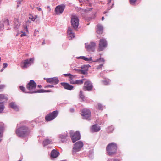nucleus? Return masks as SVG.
Instances as JSON below:
<instances>
[{"instance_id": "f257e3e1", "label": "nucleus", "mask_w": 161, "mask_h": 161, "mask_svg": "<svg viewBox=\"0 0 161 161\" xmlns=\"http://www.w3.org/2000/svg\"><path fill=\"white\" fill-rule=\"evenodd\" d=\"M16 130V133L18 137H24L29 134L30 130L27 127L24 125L20 126V124H18Z\"/></svg>"}, {"instance_id": "f03ea898", "label": "nucleus", "mask_w": 161, "mask_h": 161, "mask_svg": "<svg viewBox=\"0 0 161 161\" xmlns=\"http://www.w3.org/2000/svg\"><path fill=\"white\" fill-rule=\"evenodd\" d=\"M26 88L30 91L28 92V93H38V90H36V84L33 80H31L26 85Z\"/></svg>"}, {"instance_id": "7ed1b4c3", "label": "nucleus", "mask_w": 161, "mask_h": 161, "mask_svg": "<svg viewBox=\"0 0 161 161\" xmlns=\"http://www.w3.org/2000/svg\"><path fill=\"white\" fill-rule=\"evenodd\" d=\"M117 149V145L114 143H111L109 144L106 148L108 153L110 156L114 154L116 152Z\"/></svg>"}, {"instance_id": "20e7f679", "label": "nucleus", "mask_w": 161, "mask_h": 161, "mask_svg": "<svg viewBox=\"0 0 161 161\" xmlns=\"http://www.w3.org/2000/svg\"><path fill=\"white\" fill-rule=\"evenodd\" d=\"M71 19L72 26L75 29H77L79 25V19L78 17L75 15H72Z\"/></svg>"}, {"instance_id": "39448f33", "label": "nucleus", "mask_w": 161, "mask_h": 161, "mask_svg": "<svg viewBox=\"0 0 161 161\" xmlns=\"http://www.w3.org/2000/svg\"><path fill=\"white\" fill-rule=\"evenodd\" d=\"M70 135L73 143H75L76 141L79 140L80 138V132L78 131L74 133L73 131H71Z\"/></svg>"}, {"instance_id": "423d86ee", "label": "nucleus", "mask_w": 161, "mask_h": 161, "mask_svg": "<svg viewBox=\"0 0 161 161\" xmlns=\"http://www.w3.org/2000/svg\"><path fill=\"white\" fill-rule=\"evenodd\" d=\"M81 115L83 117V119H90L91 116V112L90 111L87 109H83L80 113Z\"/></svg>"}, {"instance_id": "0eeeda50", "label": "nucleus", "mask_w": 161, "mask_h": 161, "mask_svg": "<svg viewBox=\"0 0 161 161\" xmlns=\"http://www.w3.org/2000/svg\"><path fill=\"white\" fill-rule=\"evenodd\" d=\"M58 113V111H55L47 115L45 117V119L47 121H51L54 119Z\"/></svg>"}, {"instance_id": "6e6552de", "label": "nucleus", "mask_w": 161, "mask_h": 161, "mask_svg": "<svg viewBox=\"0 0 161 161\" xmlns=\"http://www.w3.org/2000/svg\"><path fill=\"white\" fill-rule=\"evenodd\" d=\"M83 143L81 141L77 142L74 144L73 150V153L79 151L83 147Z\"/></svg>"}, {"instance_id": "1a4fd4ad", "label": "nucleus", "mask_w": 161, "mask_h": 161, "mask_svg": "<svg viewBox=\"0 0 161 161\" xmlns=\"http://www.w3.org/2000/svg\"><path fill=\"white\" fill-rule=\"evenodd\" d=\"M34 60V58H31L24 60L21 65V67L23 68H27L33 63Z\"/></svg>"}, {"instance_id": "9d476101", "label": "nucleus", "mask_w": 161, "mask_h": 161, "mask_svg": "<svg viewBox=\"0 0 161 161\" xmlns=\"http://www.w3.org/2000/svg\"><path fill=\"white\" fill-rule=\"evenodd\" d=\"M65 8V6L62 4L57 6L55 8V11L57 14L59 15L62 14Z\"/></svg>"}, {"instance_id": "9b49d317", "label": "nucleus", "mask_w": 161, "mask_h": 161, "mask_svg": "<svg viewBox=\"0 0 161 161\" xmlns=\"http://www.w3.org/2000/svg\"><path fill=\"white\" fill-rule=\"evenodd\" d=\"M107 42L105 39H101L100 40L99 44V48L100 49H104L107 46Z\"/></svg>"}, {"instance_id": "f8f14e48", "label": "nucleus", "mask_w": 161, "mask_h": 161, "mask_svg": "<svg viewBox=\"0 0 161 161\" xmlns=\"http://www.w3.org/2000/svg\"><path fill=\"white\" fill-rule=\"evenodd\" d=\"M93 86L91 82L89 81H86L84 83V86L83 88L84 90L90 91L92 88Z\"/></svg>"}, {"instance_id": "ddd939ff", "label": "nucleus", "mask_w": 161, "mask_h": 161, "mask_svg": "<svg viewBox=\"0 0 161 161\" xmlns=\"http://www.w3.org/2000/svg\"><path fill=\"white\" fill-rule=\"evenodd\" d=\"M44 79L46 80L47 82L53 83L54 84H57L59 82V80L57 77H53L47 79L44 78Z\"/></svg>"}, {"instance_id": "4468645a", "label": "nucleus", "mask_w": 161, "mask_h": 161, "mask_svg": "<svg viewBox=\"0 0 161 161\" xmlns=\"http://www.w3.org/2000/svg\"><path fill=\"white\" fill-rule=\"evenodd\" d=\"M96 44L93 42H91L90 43H88L85 44V48L87 50H93L95 48Z\"/></svg>"}, {"instance_id": "2eb2a0df", "label": "nucleus", "mask_w": 161, "mask_h": 161, "mask_svg": "<svg viewBox=\"0 0 161 161\" xmlns=\"http://www.w3.org/2000/svg\"><path fill=\"white\" fill-rule=\"evenodd\" d=\"M68 37L69 40L72 39L75 37L74 33L73 32L71 28L69 27L67 30Z\"/></svg>"}, {"instance_id": "dca6fc26", "label": "nucleus", "mask_w": 161, "mask_h": 161, "mask_svg": "<svg viewBox=\"0 0 161 161\" xmlns=\"http://www.w3.org/2000/svg\"><path fill=\"white\" fill-rule=\"evenodd\" d=\"M61 85L64 88L69 90H71L73 88V86L70 85L68 83H61Z\"/></svg>"}, {"instance_id": "f3484780", "label": "nucleus", "mask_w": 161, "mask_h": 161, "mask_svg": "<svg viewBox=\"0 0 161 161\" xmlns=\"http://www.w3.org/2000/svg\"><path fill=\"white\" fill-rule=\"evenodd\" d=\"M97 27L96 29V32L99 34H102L103 30V26L100 24H98L97 25Z\"/></svg>"}, {"instance_id": "a211bd4d", "label": "nucleus", "mask_w": 161, "mask_h": 161, "mask_svg": "<svg viewBox=\"0 0 161 161\" xmlns=\"http://www.w3.org/2000/svg\"><path fill=\"white\" fill-rule=\"evenodd\" d=\"M14 28L18 29L20 25V23L19 22L18 18H15L14 20Z\"/></svg>"}, {"instance_id": "6ab92c4d", "label": "nucleus", "mask_w": 161, "mask_h": 161, "mask_svg": "<svg viewBox=\"0 0 161 161\" xmlns=\"http://www.w3.org/2000/svg\"><path fill=\"white\" fill-rule=\"evenodd\" d=\"M100 128L99 126L96 125H93L91 128V130L92 132H98L100 130Z\"/></svg>"}, {"instance_id": "aec40b11", "label": "nucleus", "mask_w": 161, "mask_h": 161, "mask_svg": "<svg viewBox=\"0 0 161 161\" xmlns=\"http://www.w3.org/2000/svg\"><path fill=\"white\" fill-rule=\"evenodd\" d=\"M59 154V153L55 149L53 150L51 152V157L53 158L57 157Z\"/></svg>"}, {"instance_id": "412c9836", "label": "nucleus", "mask_w": 161, "mask_h": 161, "mask_svg": "<svg viewBox=\"0 0 161 161\" xmlns=\"http://www.w3.org/2000/svg\"><path fill=\"white\" fill-rule=\"evenodd\" d=\"M76 58L77 59H81L83 60H84L85 61H88L89 62L90 61H92L93 62V61H92V57H90L89 58H87V57H86L84 56H80V57H76Z\"/></svg>"}, {"instance_id": "4be33fe9", "label": "nucleus", "mask_w": 161, "mask_h": 161, "mask_svg": "<svg viewBox=\"0 0 161 161\" xmlns=\"http://www.w3.org/2000/svg\"><path fill=\"white\" fill-rule=\"evenodd\" d=\"M7 96L4 94H0V101L2 102H3V104L7 100Z\"/></svg>"}, {"instance_id": "5701e85b", "label": "nucleus", "mask_w": 161, "mask_h": 161, "mask_svg": "<svg viewBox=\"0 0 161 161\" xmlns=\"http://www.w3.org/2000/svg\"><path fill=\"white\" fill-rule=\"evenodd\" d=\"M52 139H49L48 138H46L45 139L43 142V144L44 146H46L49 144L52 143Z\"/></svg>"}, {"instance_id": "b1692460", "label": "nucleus", "mask_w": 161, "mask_h": 161, "mask_svg": "<svg viewBox=\"0 0 161 161\" xmlns=\"http://www.w3.org/2000/svg\"><path fill=\"white\" fill-rule=\"evenodd\" d=\"M141 0H129L130 4L132 5H136L140 3Z\"/></svg>"}, {"instance_id": "393cba45", "label": "nucleus", "mask_w": 161, "mask_h": 161, "mask_svg": "<svg viewBox=\"0 0 161 161\" xmlns=\"http://www.w3.org/2000/svg\"><path fill=\"white\" fill-rule=\"evenodd\" d=\"M9 106L12 108L16 111H17L19 110V108L14 103H11L9 104Z\"/></svg>"}, {"instance_id": "a878e982", "label": "nucleus", "mask_w": 161, "mask_h": 161, "mask_svg": "<svg viewBox=\"0 0 161 161\" xmlns=\"http://www.w3.org/2000/svg\"><path fill=\"white\" fill-rule=\"evenodd\" d=\"M4 126L3 123H0V138H2L3 136L2 133L3 130L4 129ZM1 139H0V142L1 141Z\"/></svg>"}, {"instance_id": "bb28decb", "label": "nucleus", "mask_w": 161, "mask_h": 161, "mask_svg": "<svg viewBox=\"0 0 161 161\" xmlns=\"http://www.w3.org/2000/svg\"><path fill=\"white\" fill-rule=\"evenodd\" d=\"M70 83L72 84H81L83 83V81L82 80H76L75 81L71 80Z\"/></svg>"}, {"instance_id": "cd10ccee", "label": "nucleus", "mask_w": 161, "mask_h": 161, "mask_svg": "<svg viewBox=\"0 0 161 161\" xmlns=\"http://www.w3.org/2000/svg\"><path fill=\"white\" fill-rule=\"evenodd\" d=\"M59 138L61 139L62 142H64L65 141L66 137H67V134H60L59 136Z\"/></svg>"}, {"instance_id": "c85d7f7f", "label": "nucleus", "mask_w": 161, "mask_h": 161, "mask_svg": "<svg viewBox=\"0 0 161 161\" xmlns=\"http://www.w3.org/2000/svg\"><path fill=\"white\" fill-rule=\"evenodd\" d=\"M3 102H0V113H2L4 108Z\"/></svg>"}, {"instance_id": "c756f323", "label": "nucleus", "mask_w": 161, "mask_h": 161, "mask_svg": "<svg viewBox=\"0 0 161 161\" xmlns=\"http://www.w3.org/2000/svg\"><path fill=\"white\" fill-rule=\"evenodd\" d=\"M64 75L66 76H69V78H70L71 81L74 77V76L72 75L70 73L65 74H64Z\"/></svg>"}, {"instance_id": "7c9ffc66", "label": "nucleus", "mask_w": 161, "mask_h": 161, "mask_svg": "<svg viewBox=\"0 0 161 161\" xmlns=\"http://www.w3.org/2000/svg\"><path fill=\"white\" fill-rule=\"evenodd\" d=\"M51 91L50 90H45L44 89H40L38 90V93H43V92H50Z\"/></svg>"}, {"instance_id": "2f4dec72", "label": "nucleus", "mask_w": 161, "mask_h": 161, "mask_svg": "<svg viewBox=\"0 0 161 161\" xmlns=\"http://www.w3.org/2000/svg\"><path fill=\"white\" fill-rule=\"evenodd\" d=\"M80 98L83 100H84L85 99V97L83 94V92L81 91H80Z\"/></svg>"}, {"instance_id": "473e14b6", "label": "nucleus", "mask_w": 161, "mask_h": 161, "mask_svg": "<svg viewBox=\"0 0 161 161\" xmlns=\"http://www.w3.org/2000/svg\"><path fill=\"white\" fill-rule=\"evenodd\" d=\"M38 17L37 15H35L34 16H31V17H30L29 19H31L32 21H34Z\"/></svg>"}, {"instance_id": "72a5a7b5", "label": "nucleus", "mask_w": 161, "mask_h": 161, "mask_svg": "<svg viewBox=\"0 0 161 161\" xmlns=\"http://www.w3.org/2000/svg\"><path fill=\"white\" fill-rule=\"evenodd\" d=\"M114 129L113 126H111L108 128V132H111Z\"/></svg>"}, {"instance_id": "f704fd0d", "label": "nucleus", "mask_w": 161, "mask_h": 161, "mask_svg": "<svg viewBox=\"0 0 161 161\" xmlns=\"http://www.w3.org/2000/svg\"><path fill=\"white\" fill-rule=\"evenodd\" d=\"M20 89L22 90L25 93H28V92H26L25 91V88L22 86H20L19 87Z\"/></svg>"}, {"instance_id": "c9c22d12", "label": "nucleus", "mask_w": 161, "mask_h": 161, "mask_svg": "<svg viewBox=\"0 0 161 161\" xmlns=\"http://www.w3.org/2000/svg\"><path fill=\"white\" fill-rule=\"evenodd\" d=\"M98 109L99 110H102L103 108L104 107L100 103H98Z\"/></svg>"}, {"instance_id": "e433bc0d", "label": "nucleus", "mask_w": 161, "mask_h": 161, "mask_svg": "<svg viewBox=\"0 0 161 161\" xmlns=\"http://www.w3.org/2000/svg\"><path fill=\"white\" fill-rule=\"evenodd\" d=\"M99 61H101L104 62L105 61V60L103 58H99L98 59H97L96 60L93 61L94 62H96Z\"/></svg>"}, {"instance_id": "4c0bfd02", "label": "nucleus", "mask_w": 161, "mask_h": 161, "mask_svg": "<svg viewBox=\"0 0 161 161\" xmlns=\"http://www.w3.org/2000/svg\"><path fill=\"white\" fill-rule=\"evenodd\" d=\"M4 24L7 25H9V20L8 19H6L4 21Z\"/></svg>"}, {"instance_id": "58836bf2", "label": "nucleus", "mask_w": 161, "mask_h": 161, "mask_svg": "<svg viewBox=\"0 0 161 161\" xmlns=\"http://www.w3.org/2000/svg\"><path fill=\"white\" fill-rule=\"evenodd\" d=\"M110 81L109 80H105L103 81V83L105 85H107L108 84Z\"/></svg>"}, {"instance_id": "ea45409f", "label": "nucleus", "mask_w": 161, "mask_h": 161, "mask_svg": "<svg viewBox=\"0 0 161 161\" xmlns=\"http://www.w3.org/2000/svg\"><path fill=\"white\" fill-rule=\"evenodd\" d=\"M103 64H104V63L102 64H100L99 66H98L97 67V69H100L103 66Z\"/></svg>"}, {"instance_id": "a19ab883", "label": "nucleus", "mask_w": 161, "mask_h": 161, "mask_svg": "<svg viewBox=\"0 0 161 161\" xmlns=\"http://www.w3.org/2000/svg\"><path fill=\"white\" fill-rule=\"evenodd\" d=\"M3 68H6L8 64L7 63H4L3 64Z\"/></svg>"}, {"instance_id": "79ce46f5", "label": "nucleus", "mask_w": 161, "mask_h": 161, "mask_svg": "<svg viewBox=\"0 0 161 161\" xmlns=\"http://www.w3.org/2000/svg\"><path fill=\"white\" fill-rule=\"evenodd\" d=\"M92 8H87V9H85L84 11L85 12H87L88 11H91L92 10Z\"/></svg>"}, {"instance_id": "37998d69", "label": "nucleus", "mask_w": 161, "mask_h": 161, "mask_svg": "<svg viewBox=\"0 0 161 161\" xmlns=\"http://www.w3.org/2000/svg\"><path fill=\"white\" fill-rule=\"evenodd\" d=\"M91 0H79L80 2H89Z\"/></svg>"}, {"instance_id": "c03bdc74", "label": "nucleus", "mask_w": 161, "mask_h": 161, "mask_svg": "<svg viewBox=\"0 0 161 161\" xmlns=\"http://www.w3.org/2000/svg\"><path fill=\"white\" fill-rule=\"evenodd\" d=\"M5 87V86L4 85H0V90L4 88Z\"/></svg>"}, {"instance_id": "a18cd8bd", "label": "nucleus", "mask_w": 161, "mask_h": 161, "mask_svg": "<svg viewBox=\"0 0 161 161\" xmlns=\"http://www.w3.org/2000/svg\"><path fill=\"white\" fill-rule=\"evenodd\" d=\"M54 87V86L53 85H48L46 86L47 87Z\"/></svg>"}, {"instance_id": "49530a36", "label": "nucleus", "mask_w": 161, "mask_h": 161, "mask_svg": "<svg viewBox=\"0 0 161 161\" xmlns=\"http://www.w3.org/2000/svg\"><path fill=\"white\" fill-rule=\"evenodd\" d=\"M70 111L71 113H73L74 112V109L73 108H71L70 109Z\"/></svg>"}, {"instance_id": "de8ad7c7", "label": "nucleus", "mask_w": 161, "mask_h": 161, "mask_svg": "<svg viewBox=\"0 0 161 161\" xmlns=\"http://www.w3.org/2000/svg\"><path fill=\"white\" fill-rule=\"evenodd\" d=\"M37 32H39V31H37L36 30V29L35 30L34 33V36H36V35Z\"/></svg>"}, {"instance_id": "09e8293b", "label": "nucleus", "mask_w": 161, "mask_h": 161, "mask_svg": "<svg viewBox=\"0 0 161 161\" xmlns=\"http://www.w3.org/2000/svg\"><path fill=\"white\" fill-rule=\"evenodd\" d=\"M26 34L25 33H23L21 35V36L23 37V36H26Z\"/></svg>"}, {"instance_id": "8fccbe9b", "label": "nucleus", "mask_w": 161, "mask_h": 161, "mask_svg": "<svg viewBox=\"0 0 161 161\" xmlns=\"http://www.w3.org/2000/svg\"><path fill=\"white\" fill-rule=\"evenodd\" d=\"M80 71L81 73L82 74H84L85 73V71L83 70H80Z\"/></svg>"}, {"instance_id": "3c124183", "label": "nucleus", "mask_w": 161, "mask_h": 161, "mask_svg": "<svg viewBox=\"0 0 161 161\" xmlns=\"http://www.w3.org/2000/svg\"><path fill=\"white\" fill-rule=\"evenodd\" d=\"M112 0H108L107 4L108 5L111 2Z\"/></svg>"}, {"instance_id": "603ef678", "label": "nucleus", "mask_w": 161, "mask_h": 161, "mask_svg": "<svg viewBox=\"0 0 161 161\" xmlns=\"http://www.w3.org/2000/svg\"><path fill=\"white\" fill-rule=\"evenodd\" d=\"M37 9L39 11H41V9L40 8L37 7Z\"/></svg>"}, {"instance_id": "864d4df0", "label": "nucleus", "mask_w": 161, "mask_h": 161, "mask_svg": "<svg viewBox=\"0 0 161 161\" xmlns=\"http://www.w3.org/2000/svg\"><path fill=\"white\" fill-rule=\"evenodd\" d=\"M113 161H119V160L117 159H114Z\"/></svg>"}, {"instance_id": "5fc2aeb1", "label": "nucleus", "mask_w": 161, "mask_h": 161, "mask_svg": "<svg viewBox=\"0 0 161 161\" xmlns=\"http://www.w3.org/2000/svg\"><path fill=\"white\" fill-rule=\"evenodd\" d=\"M45 44V42L44 40V41H43V42L42 43V45H43L44 44Z\"/></svg>"}, {"instance_id": "6e6d98bb", "label": "nucleus", "mask_w": 161, "mask_h": 161, "mask_svg": "<svg viewBox=\"0 0 161 161\" xmlns=\"http://www.w3.org/2000/svg\"><path fill=\"white\" fill-rule=\"evenodd\" d=\"M38 87L40 88H41L42 87V86L40 85H38Z\"/></svg>"}, {"instance_id": "4d7b16f0", "label": "nucleus", "mask_w": 161, "mask_h": 161, "mask_svg": "<svg viewBox=\"0 0 161 161\" xmlns=\"http://www.w3.org/2000/svg\"><path fill=\"white\" fill-rule=\"evenodd\" d=\"M104 17L103 16L102 17V20H103L104 19Z\"/></svg>"}, {"instance_id": "13d9d810", "label": "nucleus", "mask_w": 161, "mask_h": 161, "mask_svg": "<svg viewBox=\"0 0 161 161\" xmlns=\"http://www.w3.org/2000/svg\"><path fill=\"white\" fill-rule=\"evenodd\" d=\"M112 8V7H111V8H108V10H110V9Z\"/></svg>"}, {"instance_id": "bf43d9fd", "label": "nucleus", "mask_w": 161, "mask_h": 161, "mask_svg": "<svg viewBox=\"0 0 161 161\" xmlns=\"http://www.w3.org/2000/svg\"><path fill=\"white\" fill-rule=\"evenodd\" d=\"M20 2H19V1L17 3L18 4H20Z\"/></svg>"}, {"instance_id": "052dcab7", "label": "nucleus", "mask_w": 161, "mask_h": 161, "mask_svg": "<svg viewBox=\"0 0 161 161\" xmlns=\"http://www.w3.org/2000/svg\"><path fill=\"white\" fill-rule=\"evenodd\" d=\"M3 71V69H1L0 70L1 72H2Z\"/></svg>"}, {"instance_id": "680f3d73", "label": "nucleus", "mask_w": 161, "mask_h": 161, "mask_svg": "<svg viewBox=\"0 0 161 161\" xmlns=\"http://www.w3.org/2000/svg\"><path fill=\"white\" fill-rule=\"evenodd\" d=\"M107 13V12L106 11H104V12H103V14H105V13Z\"/></svg>"}, {"instance_id": "e2e57ef3", "label": "nucleus", "mask_w": 161, "mask_h": 161, "mask_svg": "<svg viewBox=\"0 0 161 161\" xmlns=\"http://www.w3.org/2000/svg\"><path fill=\"white\" fill-rule=\"evenodd\" d=\"M107 161H111V159H108Z\"/></svg>"}, {"instance_id": "0e129e2a", "label": "nucleus", "mask_w": 161, "mask_h": 161, "mask_svg": "<svg viewBox=\"0 0 161 161\" xmlns=\"http://www.w3.org/2000/svg\"><path fill=\"white\" fill-rule=\"evenodd\" d=\"M26 30H27V27H26Z\"/></svg>"}, {"instance_id": "69168bd1", "label": "nucleus", "mask_w": 161, "mask_h": 161, "mask_svg": "<svg viewBox=\"0 0 161 161\" xmlns=\"http://www.w3.org/2000/svg\"><path fill=\"white\" fill-rule=\"evenodd\" d=\"M19 161H22L21 160H19Z\"/></svg>"}, {"instance_id": "338daca9", "label": "nucleus", "mask_w": 161, "mask_h": 161, "mask_svg": "<svg viewBox=\"0 0 161 161\" xmlns=\"http://www.w3.org/2000/svg\"><path fill=\"white\" fill-rule=\"evenodd\" d=\"M88 66H89V67H90V65H88Z\"/></svg>"}, {"instance_id": "774afa93", "label": "nucleus", "mask_w": 161, "mask_h": 161, "mask_svg": "<svg viewBox=\"0 0 161 161\" xmlns=\"http://www.w3.org/2000/svg\"><path fill=\"white\" fill-rule=\"evenodd\" d=\"M47 8H49V6H48V7H47Z\"/></svg>"}]
</instances>
